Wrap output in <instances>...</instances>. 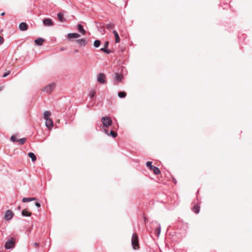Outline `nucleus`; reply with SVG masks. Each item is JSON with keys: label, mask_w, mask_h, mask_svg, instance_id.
<instances>
[{"label": "nucleus", "mask_w": 252, "mask_h": 252, "mask_svg": "<svg viewBox=\"0 0 252 252\" xmlns=\"http://www.w3.org/2000/svg\"><path fill=\"white\" fill-rule=\"evenodd\" d=\"M101 122L102 123L103 126L101 128V130L103 131V129H106V128L112 125L113 122L111 118L107 116L102 117L101 118Z\"/></svg>", "instance_id": "1"}, {"label": "nucleus", "mask_w": 252, "mask_h": 252, "mask_svg": "<svg viewBox=\"0 0 252 252\" xmlns=\"http://www.w3.org/2000/svg\"><path fill=\"white\" fill-rule=\"evenodd\" d=\"M131 245L133 249L134 250H138L139 249V238L138 235L135 233L132 235Z\"/></svg>", "instance_id": "2"}, {"label": "nucleus", "mask_w": 252, "mask_h": 252, "mask_svg": "<svg viewBox=\"0 0 252 252\" xmlns=\"http://www.w3.org/2000/svg\"><path fill=\"white\" fill-rule=\"evenodd\" d=\"M15 245V241L14 238L11 237L5 244L4 248L6 250H10L14 248Z\"/></svg>", "instance_id": "3"}, {"label": "nucleus", "mask_w": 252, "mask_h": 252, "mask_svg": "<svg viewBox=\"0 0 252 252\" xmlns=\"http://www.w3.org/2000/svg\"><path fill=\"white\" fill-rule=\"evenodd\" d=\"M106 75L103 73H100L97 75V81L101 84H106Z\"/></svg>", "instance_id": "4"}, {"label": "nucleus", "mask_w": 252, "mask_h": 252, "mask_svg": "<svg viewBox=\"0 0 252 252\" xmlns=\"http://www.w3.org/2000/svg\"><path fill=\"white\" fill-rule=\"evenodd\" d=\"M123 75L120 73H115L114 74V82L115 84H118L119 83L121 82L123 79Z\"/></svg>", "instance_id": "5"}, {"label": "nucleus", "mask_w": 252, "mask_h": 252, "mask_svg": "<svg viewBox=\"0 0 252 252\" xmlns=\"http://www.w3.org/2000/svg\"><path fill=\"white\" fill-rule=\"evenodd\" d=\"M56 84L52 83L44 88L43 91L47 93L50 94L55 88Z\"/></svg>", "instance_id": "6"}, {"label": "nucleus", "mask_w": 252, "mask_h": 252, "mask_svg": "<svg viewBox=\"0 0 252 252\" xmlns=\"http://www.w3.org/2000/svg\"><path fill=\"white\" fill-rule=\"evenodd\" d=\"M115 128L113 127V129L110 130V132H109V130L107 129H103V132L108 136H111L113 138H115L117 136V133L116 132H115L114 129Z\"/></svg>", "instance_id": "7"}, {"label": "nucleus", "mask_w": 252, "mask_h": 252, "mask_svg": "<svg viewBox=\"0 0 252 252\" xmlns=\"http://www.w3.org/2000/svg\"><path fill=\"white\" fill-rule=\"evenodd\" d=\"M13 216H14V213H13V212L12 211L9 210H7L5 214V216H4L5 220L8 221L12 218Z\"/></svg>", "instance_id": "8"}, {"label": "nucleus", "mask_w": 252, "mask_h": 252, "mask_svg": "<svg viewBox=\"0 0 252 252\" xmlns=\"http://www.w3.org/2000/svg\"><path fill=\"white\" fill-rule=\"evenodd\" d=\"M43 24L45 26H53V22L52 19L49 18H44L42 21Z\"/></svg>", "instance_id": "9"}, {"label": "nucleus", "mask_w": 252, "mask_h": 252, "mask_svg": "<svg viewBox=\"0 0 252 252\" xmlns=\"http://www.w3.org/2000/svg\"><path fill=\"white\" fill-rule=\"evenodd\" d=\"M29 28L28 25L25 22H22L19 24V28L21 31H26Z\"/></svg>", "instance_id": "10"}, {"label": "nucleus", "mask_w": 252, "mask_h": 252, "mask_svg": "<svg viewBox=\"0 0 252 252\" xmlns=\"http://www.w3.org/2000/svg\"><path fill=\"white\" fill-rule=\"evenodd\" d=\"M108 45H109V42L108 41L105 42L104 44V47L101 48L100 49V50L105 53L109 54V53H110L111 51L107 49V47L108 46Z\"/></svg>", "instance_id": "11"}, {"label": "nucleus", "mask_w": 252, "mask_h": 252, "mask_svg": "<svg viewBox=\"0 0 252 252\" xmlns=\"http://www.w3.org/2000/svg\"><path fill=\"white\" fill-rule=\"evenodd\" d=\"M45 126L48 129H51L54 126L53 122L52 119H47L45 122Z\"/></svg>", "instance_id": "12"}, {"label": "nucleus", "mask_w": 252, "mask_h": 252, "mask_svg": "<svg viewBox=\"0 0 252 252\" xmlns=\"http://www.w3.org/2000/svg\"><path fill=\"white\" fill-rule=\"evenodd\" d=\"M152 223L157 224L158 225L156 229L155 230V233L157 234L158 236L160 234L161 231V226L160 223H158L157 221H153Z\"/></svg>", "instance_id": "13"}, {"label": "nucleus", "mask_w": 252, "mask_h": 252, "mask_svg": "<svg viewBox=\"0 0 252 252\" xmlns=\"http://www.w3.org/2000/svg\"><path fill=\"white\" fill-rule=\"evenodd\" d=\"M67 37L70 38H77L80 36V35L78 33H70L67 34Z\"/></svg>", "instance_id": "14"}, {"label": "nucleus", "mask_w": 252, "mask_h": 252, "mask_svg": "<svg viewBox=\"0 0 252 252\" xmlns=\"http://www.w3.org/2000/svg\"><path fill=\"white\" fill-rule=\"evenodd\" d=\"M76 42L81 46H85L87 43L86 39L84 38L78 39L76 40Z\"/></svg>", "instance_id": "15"}, {"label": "nucleus", "mask_w": 252, "mask_h": 252, "mask_svg": "<svg viewBox=\"0 0 252 252\" xmlns=\"http://www.w3.org/2000/svg\"><path fill=\"white\" fill-rule=\"evenodd\" d=\"M44 41V39L41 37H39L37 39H35L34 42L36 45L38 46H41L43 44V43Z\"/></svg>", "instance_id": "16"}, {"label": "nucleus", "mask_w": 252, "mask_h": 252, "mask_svg": "<svg viewBox=\"0 0 252 252\" xmlns=\"http://www.w3.org/2000/svg\"><path fill=\"white\" fill-rule=\"evenodd\" d=\"M36 200L37 199L35 197H24L22 199V202L25 203Z\"/></svg>", "instance_id": "17"}, {"label": "nucleus", "mask_w": 252, "mask_h": 252, "mask_svg": "<svg viewBox=\"0 0 252 252\" xmlns=\"http://www.w3.org/2000/svg\"><path fill=\"white\" fill-rule=\"evenodd\" d=\"M113 33L114 35V36H115V42L116 43H118L119 42H120V38L119 37V34L118 33V32L115 31V30H113Z\"/></svg>", "instance_id": "18"}, {"label": "nucleus", "mask_w": 252, "mask_h": 252, "mask_svg": "<svg viewBox=\"0 0 252 252\" xmlns=\"http://www.w3.org/2000/svg\"><path fill=\"white\" fill-rule=\"evenodd\" d=\"M57 17L61 22H64L66 21V19L63 17V14L62 12L58 13Z\"/></svg>", "instance_id": "19"}, {"label": "nucleus", "mask_w": 252, "mask_h": 252, "mask_svg": "<svg viewBox=\"0 0 252 252\" xmlns=\"http://www.w3.org/2000/svg\"><path fill=\"white\" fill-rule=\"evenodd\" d=\"M51 115V113L50 111H46L43 113V118L46 120L47 119H50L49 117Z\"/></svg>", "instance_id": "20"}, {"label": "nucleus", "mask_w": 252, "mask_h": 252, "mask_svg": "<svg viewBox=\"0 0 252 252\" xmlns=\"http://www.w3.org/2000/svg\"><path fill=\"white\" fill-rule=\"evenodd\" d=\"M29 157L31 158L32 161L34 162L36 160V157L35 155L32 152H30L28 154Z\"/></svg>", "instance_id": "21"}, {"label": "nucleus", "mask_w": 252, "mask_h": 252, "mask_svg": "<svg viewBox=\"0 0 252 252\" xmlns=\"http://www.w3.org/2000/svg\"><path fill=\"white\" fill-rule=\"evenodd\" d=\"M32 215V213L25 209L22 211V215L23 217H30Z\"/></svg>", "instance_id": "22"}, {"label": "nucleus", "mask_w": 252, "mask_h": 252, "mask_svg": "<svg viewBox=\"0 0 252 252\" xmlns=\"http://www.w3.org/2000/svg\"><path fill=\"white\" fill-rule=\"evenodd\" d=\"M77 27H78V30L79 31V32H80L81 33H82L83 34H85L86 31L84 29L83 26L82 25L78 24L77 26Z\"/></svg>", "instance_id": "23"}, {"label": "nucleus", "mask_w": 252, "mask_h": 252, "mask_svg": "<svg viewBox=\"0 0 252 252\" xmlns=\"http://www.w3.org/2000/svg\"><path fill=\"white\" fill-rule=\"evenodd\" d=\"M192 211L196 214L199 213L200 211V206L197 204L195 205L192 208Z\"/></svg>", "instance_id": "24"}, {"label": "nucleus", "mask_w": 252, "mask_h": 252, "mask_svg": "<svg viewBox=\"0 0 252 252\" xmlns=\"http://www.w3.org/2000/svg\"><path fill=\"white\" fill-rule=\"evenodd\" d=\"M152 170L153 171L154 174L156 175H158L160 172L159 169L156 166L154 167L153 169Z\"/></svg>", "instance_id": "25"}, {"label": "nucleus", "mask_w": 252, "mask_h": 252, "mask_svg": "<svg viewBox=\"0 0 252 252\" xmlns=\"http://www.w3.org/2000/svg\"><path fill=\"white\" fill-rule=\"evenodd\" d=\"M118 95L120 98H125L126 96V94L125 92H119Z\"/></svg>", "instance_id": "26"}, {"label": "nucleus", "mask_w": 252, "mask_h": 252, "mask_svg": "<svg viewBox=\"0 0 252 252\" xmlns=\"http://www.w3.org/2000/svg\"><path fill=\"white\" fill-rule=\"evenodd\" d=\"M146 166L149 168V169H150L151 170H152L154 167H155L154 166H153L152 165V161H148L146 162Z\"/></svg>", "instance_id": "27"}, {"label": "nucleus", "mask_w": 252, "mask_h": 252, "mask_svg": "<svg viewBox=\"0 0 252 252\" xmlns=\"http://www.w3.org/2000/svg\"><path fill=\"white\" fill-rule=\"evenodd\" d=\"M100 45V41L99 40H95L94 42V46L95 48H98Z\"/></svg>", "instance_id": "28"}, {"label": "nucleus", "mask_w": 252, "mask_h": 252, "mask_svg": "<svg viewBox=\"0 0 252 252\" xmlns=\"http://www.w3.org/2000/svg\"><path fill=\"white\" fill-rule=\"evenodd\" d=\"M114 27H115V25L113 23H109V24L107 25V26H106V28L109 30H110L113 29Z\"/></svg>", "instance_id": "29"}, {"label": "nucleus", "mask_w": 252, "mask_h": 252, "mask_svg": "<svg viewBox=\"0 0 252 252\" xmlns=\"http://www.w3.org/2000/svg\"><path fill=\"white\" fill-rule=\"evenodd\" d=\"M95 95V92L94 91H92L90 92L89 96L91 98L93 99Z\"/></svg>", "instance_id": "30"}, {"label": "nucleus", "mask_w": 252, "mask_h": 252, "mask_svg": "<svg viewBox=\"0 0 252 252\" xmlns=\"http://www.w3.org/2000/svg\"><path fill=\"white\" fill-rule=\"evenodd\" d=\"M26 141V138H21V139H19V140H18V141H19L20 142V143L21 144H24L25 142Z\"/></svg>", "instance_id": "31"}, {"label": "nucleus", "mask_w": 252, "mask_h": 252, "mask_svg": "<svg viewBox=\"0 0 252 252\" xmlns=\"http://www.w3.org/2000/svg\"><path fill=\"white\" fill-rule=\"evenodd\" d=\"M97 27L98 30L100 32H101L102 34H103V33H104V30H103V26H102V27H101V26H100V27L97 26Z\"/></svg>", "instance_id": "32"}, {"label": "nucleus", "mask_w": 252, "mask_h": 252, "mask_svg": "<svg viewBox=\"0 0 252 252\" xmlns=\"http://www.w3.org/2000/svg\"><path fill=\"white\" fill-rule=\"evenodd\" d=\"M10 140L13 142L17 141L16 137L14 135L11 136V137H10Z\"/></svg>", "instance_id": "33"}, {"label": "nucleus", "mask_w": 252, "mask_h": 252, "mask_svg": "<svg viewBox=\"0 0 252 252\" xmlns=\"http://www.w3.org/2000/svg\"><path fill=\"white\" fill-rule=\"evenodd\" d=\"M10 71H7V72H6L4 73L3 74V75H2V77H3V78H5V77H6V76H7L10 74Z\"/></svg>", "instance_id": "34"}, {"label": "nucleus", "mask_w": 252, "mask_h": 252, "mask_svg": "<svg viewBox=\"0 0 252 252\" xmlns=\"http://www.w3.org/2000/svg\"><path fill=\"white\" fill-rule=\"evenodd\" d=\"M35 205L37 207H38V208L40 207V206H41V204H40V203H39V202H35Z\"/></svg>", "instance_id": "35"}, {"label": "nucleus", "mask_w": 252, "mask_h": 252, "mask_svg": "<svg viewBox=\"0 0 252 252\" xmlns=\"http://www.w3.org/2000/svg\"><path fill=\"white\" fill-rule=\"evenodd\" d=\"M3 43V38L0 36V45L2 44Z\"/></svg>", "instance_id": "36"}, {"label": "nucleus", "mask_w": 252, "mask_h": 252, "mask_svg": "<svg viewBox=\"0 0 252 252\" xmlns=\"http://www.w3.org/2000/svg\"><path fill=\"white\" fill-rule=\"evenodd\" d=\"M33 246H34V247H38V246H39V243H36V242H35V243H33Z\"/></svg>", "instance_id": "37"}, {"label": "nucleus", "mask_w": 252, "mask_h": 252, "mask_svg": "<svg viewBox=\"0 0 252 252\" xmlns=\"http://www.w3.org/2000/svg\"><path fill=\"white\" fill-rule=\"evenodd\" d=\"M65 50V48H64V47H61V48H60V50H61V51H64V50Z\"/></svg>", "instance_id": "38"}, {"label": "nucleus", "mask_w": 252, "mask_h": 252, "mask_svg": "<svg viewBox=\"0 0 252 252\" xmlns=\"http://www.w3.org/2000/svg\"><path fill=\"white\" fill-rule=\"evenodd\" d=\"M173 181L174 182V183L176 184L177 183V181L175 179V178H173Z\"/></svg>", "instance_id": "39"}, {"label": "nucleus", "mask_w": 252, "mask_h": 252, "mask_svg": "<svg viewBox=\"0 0 252 252\" xmlns=\"http://www.w3.org/2000/svg\"><path fill=\"white\" fill-rule=\"evenodd\" d=\"M144 220L146 222V221H148V219L146 217H145L144 219Z\"/></svg>", "instance_id": "40"}, {"label": "nucleus", "mask_w": 252, "mask_h": 252, "mask_svg": "<svg viewBox=\"0 0 252 252\" xmlns=\"http://www.w3.org/2000/svg\"><path fill=\"white\" fill-rule=\"evenodd\" d=\"M17 210L20 211L21 210V207L20 206H19L18 207H17Z\"/></svg>", "instance_id": "41"}, {"label": "nucleus", "mask_w": 252, "mask_h": 252, "mask_svg": "<svg viewBox=\"0 0 252 252\" xmlns=\"http://www.w3.org/2000/svg\"><path fill=\"white\" fill-rule=\"evenodd\" d=\"M0 15L1 16H4L5 15V12H2Z\"/></svg>", "instance_id": "42"}, {"label": "nucleus", "mask_w": 252, "mask_h": 252, "mask_svg": "<svg viewBox=\"0 0 252 252\" xmlns=\"http://www.w3.org/2000/svg\"><path fill=\"white\" fill-rule=\"evenodd\" d=\"M78 52V50H75V52Z\"/></svg>", "instance_id": "43"}, {"label": "nucleus", "mask_w": 252, "mask_h": 252, "mask_svg": "<svg viewBox=\"0 0 252 252\" xmlns=\"http://www.w3.org/2000/svg\"><path fill=\"white\" fill-rule=\"evenodd\" d=\"M147 229H148L149 231H150V230L149 229V228L148 227L147 228Z\"/></svg>", "instance_id": "44"}]
</instances>
